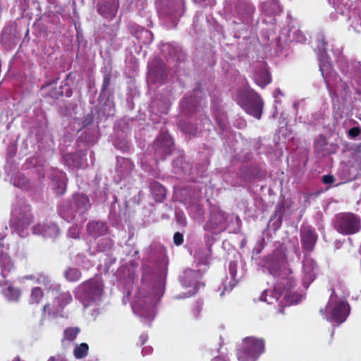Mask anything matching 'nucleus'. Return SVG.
Masks as SVG:
<instances>
[{
  "label": "nucleus",
  "instance_id": "f257e3e1",
  "mask_svg": "<svg viewBox=\"0 0 361 361\" xmlns=\"http://www.w3.org/2000/svg\"><path fill=\"white\" fill-rule=\"evenodd\" d=\"M265 351L264 338L247 336L243 339L237 348V357L239 361H257Z\"/></svg>",
  "mask_w": 361,
  "mask_h": 361
},
{
  "label": "nucleus",
  "instance_id": "f03ea898",
  "mask_svg": "<svg viewBox=\"0 0 361 361\" xmlns=\"http://www.w3.org/2000/svg\"><path fill=\"white\" fill-rule=\"evenodd\" d=\"M333 226L341 235H354L361 230V218L353 212H340L335 215Z\"/></svg>",
  "mask_w": 361,
  "mask_h": 361
},
{
  "label": "nucleus",
  "instance_id": "7ed1b4c3",
  "mask_svg": "<svg viewBox=\"0 0 361 361\" xmlns=\"http://www.w3.org/2000/svg\"><path fill=\"white\" fill-rule=\"evenodd\" d=\"M320 312L323 315L329 313V315L326 316V319L340 324L344 322L349 315L350 306L347 302L338 300L334 289H332L329 302L324 310H320Z\"/></svg>",
  "mask_w": 361,
  "mask_h": 361
},
{
  "label": "nucleus",
  "instance_id": "20e7f679",
  "mask_svg": "<svg viewBox=\"0 0 361 361\" xmlns=\"http://www.w3.org/2000/svg\"><path fill=\"white\" fill-rule=\"evenodd\" d=\"M238 102L247 114L257 119L261 118L264 102L258 93L253 90L248 91L238 98Z\"/></svg>",
  "mask_w": 361,
  "mask_h": 361
},
{
  "label": "nucleus",
  "instance_id": "39448f33",
  "mask_svg": "<svg viewBox=\"0 0 361 361\" xmlns=\"http://www.w3.org/2000/svg\"><path fill=\"white\" fill-rule=\"evenodd\" d=\"M34 216L31 212V207L29 204H24L17 207L12 213L11 225L17 229L23 230L33 221Z\"/></svg>",
  "mask_w": 361,
  "mask_h": 361
},
{
  "label": "nucleus",
  "instance_id": "423d86ee",
  "mask_svg": "<svg viewBox=\"0 0 361 361\" xmlns=\"http://www.w3.org/2000/svg\"><path fill=\"white\" fill-rule=\"evenodd\" d=\"M85 298L88 301H97L103 294L104 283L101 279H92L81 285Z\"/></svg>",
  "mask_w": 361,
  "mask_h": 361
},
{
  "label": "nucleus",
  "instance_id": "0eeeda50",
  "mask_svg": "<svg viewBox=\"0 0 361 361\" xmlns=\"http://www.w3.org/2000/svg\"><path fill=\"white\" fill-rule=\"evenodd\" d=\"M301 245L305 251L312 252L318 239L315 228L312 226H302L300 230Z\"/></svg>",
  "mask_w": 361,
  "mask_h": 361
},
{
  "label": "nucleus",
  "instance_id": "6e6552de",
  "mask_svg": "<svg viewBox=\"0 0 361 361\" xmlns=\"http://www.w3.org/2000/svg\"><path fill=\"white\" fill-rule=\"evenodd\" d=\"M32 230L34 234L42 235L46 238L55 239L59 235V226L52 222L38 224Z\"/></svg>",
  "mask_w": 361,
  "mask_h": 361
},
{
  "label": "nucleus",
  "instance_id": "1a4fd4ad",
  "mask_svg": "<svg viewBox=\"0 0 361 361\" xmlns=\"http://www.w3.org/2000/svg\"><path fill=\"white\" fill-rule=\"evenodd\" d=\"M119 8L118 0L104 1L97 4V11L103 18L112 20L116 16Z\"/></svg>",
  "mask_w": 361,
  "mask_h": 361
},
{
  "label": "nucleus",
  "instance_id": "9d476101",
  "mask_svg": "<svg viewBox=\"0 0 361 361\" xmlns=\"http://www.w3.org/2000/svg\"><path fill=\"white\" fill-rule=\"evenodd\" d=\"M71 203L74 208L77 209L78 214L81 217V220L86 221L84 215L91 207L88 197L83 194H75L73 196V202Z\"/></svg>",
  "mask_w": 361,
  "mask_h": 361
},
{
  "label": "nucleus",
  "instance_id": "9b49d317",
  "mask_svg": "<svg viewBox=\"0 0 361 361\" xmlns=\"http://www.w3.org/2000/svg\"><path fill=\"white\" fill-rule=\"evenodd\" d=\"M86 229L87 233L94 238L104 235L108 231L106 224L101 221H93L88 223Z\"/></svg>",
  "mask_w": 361,
  "mask_h": 361
},
{
  "label": "nucleus",
  "instance_id": "f8f14e48",
  "mask_svg": "<svg viewBox=\"0 0 361 361\" xmlns=\"http://www.w3.org/2000/svg\"><path fill=\"white\" fill-rule=\"evenodd\" d=\"M62 310L61 305H58L56 302H54L53 305H51L50 303L45 304L42 309V317L40 319L41 324H43L47 317H56L62 312Z\"/></svg>",
  "mask_w": 361,
  "mask_h": 361
},
{
  "label": "nucleus",
  "instance_id": "ddd939ff",
  "mask_svg": "<svg viewBox=\"0 0 361 361\" xmlns=\"http://www.w3.org/2000/svg\"><path fill=\"white\" fill-rule=\"evenodd\" d=\"M150 190L154 200L157 202H162L166 197V190L157 181L150 183Z\"/></svg>",
  "mask_w": 361,
  "mask_h": 361
},
{
  "label": "nucleus",
  "instance_id": "4468645a",
  "mask_svg": "<svg viewBox=\"0 0 361 361\" xmlns=\"http://www.w3.org/2000/svg\"><path fill=\"white\" fill-rule=\"evenodd\" d=\"M73 209L71 202H64L59 209V215L68 222L73 221L76 217Z\"/></svg>",
  "mask_w": 361,
  "mask_h": 361
},
{
  "label": "nucleus",
  "instance_id": "2eb2a0df",
  "mask_svg": "<svg viewBox=\"0 0 361 361\" xmlns=\"http://www.w3.org/2000/svg\"><path fill=\"white\" fill-rule=\"evenodd\" d=\"M255 82L264 88L271 82V73L266 68L259 69L254 75Z\"/></svg>",
  "mask_w": 361,
  "mask_h": 361
},
{
  "label": "nucleus",
  "instance_id": "dca6fc26",
  "mask_svg": "<svg viewBox=\"0 0 361 361\" xmlns=\"http://www.w3.org/2000/svg\"><path fill=\"white\" fill-rule=\"evenodd\" d=\"M1 293L9 302H18L21 295L20 290L11 285L4 286Z\"/></svg>",
  "mask_w": 361,
  "mask_h": 361
},
{
  "label": "nucleus",
  "instance_id": "f3484780",
  "mask_svg": "<svg viewBox=\"0 0 361 361\" xmlns=\"http://www.w3.org/2000/svg\"><path fill=\"white\" fill-rule=\"evenodd\" d=\"M72 301V296L69 293H56L54 297V302L58 305H61V309L63 310L64 307Z\"/></svg>",
  "mask_w": 361,
  "mask_h": 361
},
{
  "label": "nucleus",
  "instance_id": "a211bd4d",
  "mask_svg": "<svg viewBox=\"0 0 361 361\" xmlns=\"http://www.w3.org/2000/svg\"><path fill=\"white\" fill-rule=\"evenodd\" d=\"M80 332V329L78 326L75 327H68L63 331V340L73 342L74 341Z\"/></svg>",
  "mask_w": 361,
  "mask_h": 361
},
{
  "label": "nucleus",
  "instance_id": "6ab92c4d",
  "mask_svg": "<svg viewBox=\"0 0 361 361\" xmlns=\"http://www.w3.org/2000/svg\"><path fill=\"white\" fill-rule=\"evenodd\" d=\"M317 267L315 261L312 258H305L303 261L302 268L305 274L308 275L309 279L313 276V271Z\"/></svg>",
  "mask_w": 361,
  "mask_h": 361
},
{
  "label": "nucleus",
  "instance_id": "aec40b11",
  "mask_svg": "<svg viewBox=\"0 0 361 361\" xmlns=\"http://www.w3.org/2000/svg\"><path fill=\"white\" fill-rule=\"evenodd\" d=\"M44 297V293L39 287H35L31 290L30 304H39Z\"/></svg>",
  "mask_w": 361,
  "mask_h": 361
},
{
  "label": "nucleus",
  "instance_id": "412c9836",
  "mask_svg": "<svg viewBox=\"0 0 361 361\" xmlns=\"http://www.w3.org/2000/svg\"><path fill=\"white\" fill-rule=\"evenodd\" d=\"M64 276L68 281L75 282L81 278L82 274L78 269L69 267L65 271Z\"/></svg>",
  "mask_w": 361,
  "mask_h": 361
},
{
  "label": "nucleus",
  "instance_id": "4be33fe9",
  "mask_svg": "<svg viewBox=\"0 0 361 361\" xmlns=\"http://www.w3.org/2000/svg\"><path fill=\"white\" fill-rule=\"evenodd\" d=\"M89 350V345L86 343L77 345L73 350L74 357L76 359H82L87 356Z\"/></svg>",
  "mask_w": 361,
  "mask_h": 361
},
{
  "label": "nucleus",
  "instance_id": "5701e85b",
  "mask_svg": "<svg viewBox=\"0 0 361 361\" xmlns=\"http://www.w3.org/2000/svg\"><path fill=\"white\" fill-rule=\"evenodd\" d=\"M264 9L269 16H275L281 11L280 6L275 1L265 3L264 5Z\"/></svg>",
  "mask_w": 361,
  "mask_h": 361
},
{
  "label": "nucleus",
  "instance_id": "b1692460",
  "mask_svg": "<svg viewBox=\"0 0 361 361\" xmlns=\"http://www.w3.org/2000/svg\"><path fill=\"white\" fill-rule=\"evenodd\" d=\"M271 259L277 262L279 264L286 263V256L282 248L275 250L271 255Z\"/></svg>",
  "mask_w": 361,
  "mask_h": 361
},
{
  "label": "nucleus",
  "instance_id": "393cba45",
  "mask_svg": "<svg viewBox=\"0 0 361 361\" xmlns=\"http://www.w3.org/2000/svg\"><path fill=\"white\" fill-rule=\"evenodd\" d=\"M54 192L59 196L63 195L66 190V183L63 180H56L54 181Z\"/></svg>",
  "mask_w": 361,
  "mask_h": 361
},
{
  "label": "nucleus",
  "instance_id": "a878e982",
  "mask_svg": "<svg viewBox=\"0 0 361 361\" xmlns=\"http://www.w3.org/2000/svg\"><path fill=\"white\" fill-rule=\"evenodd\" d=\"M0 266L1 268V275L4 279H6L14 269L13 264L9 260L6 262H0Z\"/></svg>",
  "mask_w": 361,
  "mask_h": 361
},
{
  "label": "nucleus",
  "instance_id": "bb28decb",
  "mask_svg": "<svg viewBox=\"0 0 361 361\" xmlns=\"http://www.w3.org/2000/svg\"><path fill=\"white\" fill-rule=\"evenodd\" d=\"M36 282L38 284L44 286L46 289L51 288L52 286L51 280L49 279V276L44 274H39L36 279Z\"/></svg>",
  "mask_w": 361,
  "mask_h": 361
},
{
  "label": "nucleus",
  "instance_id": "cd10ccee",
  "mask_svg": "<svg viewBox=\"0 0 361 361\" xmlns=\"http://www.w3.org/2000/svg\"><path fill=\"white\" fill-rule=\"evenodd\" d=\"M267 290H264L262 293V295L259 298V300L261 301H264V302H266L268 304H271L274 302V300L275 301H277L279 300V298L280 296V294L276 293L275 290L274 292V295H271L270 296V299H267Z\"/></svg>",
  "mask_w": 361,
  "mask_h": 361
},
{
  "label": "nucleus",
  "instance_id": "c85d7f7f",
  "mask_svg": "<svg viewBox=\"0 0 361 361\" xmlns=\"http://www.w3.org/2000/svg\"><path fill=\"white\" fill-rule=\"evenodd\" d=\"M203 303L201 301H197L192 307L191 314L193 319H197L202 310Z\"/></svg>",
  "mask_w": 361,
  "mask_h": 361
},
{
  "label": "nucleus",
  "instance_id": "c756f323",
  "mask_svg": "<svg viewBox=\"0 0 361 361\" xmlns=\"http://www.w3.org/2000/svg\"><path fill=\"white\" fill-rule=\"evenodd\" d=\"M164 143L166 145V148L163 149V153L164 154L163 159L168 155H170L172 152V147H173V141L171 138H166L164 140Z\"/></svg>",
  "mask_w": 361,
  "mask_h": 361
},
{
  "label": "nucleus",
  "instance_id": "7c9ffc66",
  "mask_svg": "<svg viewBox=\"0 0 361 361\" xmlns=\"http://www.w3.org/2000/svg\"><path fill=\"white\" fill-rule=\"evenodd\" d=\"M111 82V75L106 74L103 77L102 85V92H105L107 91Z\"/></svg>",
  "mask_w": 361,
  "mask_h": 361
},
{
  "label": "nucleus",
  "instance_id": "2f4dec72",
  "mask_svg": "<svg viewBox=\"0 0 361 361\" xmlns=\"http://www.w3.org/2000/svg\"><path fill=\"white\" fill-rule=\"evenodd\" d=\"M70 75H71V73H70V74H68V75H67L66 80H64V81H63V82H62V84H63V85H61V87H67V90H66V92H65L64 95H65L66 97H71V96L72 95V90H71L70 89V87H68V82H67V80L68 79V78L70 77ZM59 94H60L61 96H63V91H61V92H59Z\"/></svg>",
  "mask_w": 361,
  "mask_h": 361
},
{
  "label": "nucleus",
  "instance_id": "473e14b6",
  "mask_svg": "<svg viewBox=\"0 0 361 361\" xmlns=\"http://www.w3.org/2000/svg\"><path fill=\"white\" fill-rule=\"evenodd\" d=\"M361 133V128L360 127H353L349 129L348 135L351 138L357 137Z\"/></svg>",
  "mask_w": 361,
  "mask_h": 361
},
{
  "label": "nucleus",
  "instance_id": "72a5a7b5",
  "mask_svg": "<svg viewBox=\"0 0 361 361\" xmlns=\"http://www.w3.org/2000/svg\"><path fill=\"white\" fill-rule=\"evenodd\" d=\"M173 243L176 245L179 246L183 243V235L180 232H176L173 235Z\"/></svg>",
  "mask_w": 361,
  "mask_h": 361
},
{
  "label": "nucleus",
  "instance_id": "f704fd0d",
  "mask_svg": "<svg viewBox=\"0 0 361 361\" xmlns=\"http://www.w3.org/2000/svg\"><path fill=\"white\" fill-rule=\"evenodd\" d=\"M334 180L335 178L332 175H324L322 176V181L325 184H331Z\"/></svg>",
  "mask_w": 361,
  "mask_h": 361
},
{
  "label": "nucleus",
  "instance_id": "c9c22d12",
  "mask_svg": "<svg viewBox=\"0 0 361 361\" xmlns=\"http://www.w3.org/2000/svg\"><path fill=\"white\" fill-rule=\"evenodd\" d=\"M212 361H230L227 356L219 355L216 356L212 359Z\"/></svg>",
  "mask_w": 361,
  "mask_h": 361
},
{
  "label": "nucleus",
  "instance_id": "e433bc0d",
  "mask_svg": "<svg viewBox=\"0 0 361 361\" xmlns=\"http://www.w3.org/2000/svg\"><path fill=\"white\" fill-rule=\"evenodd\" d=\"M47 361H67L66 359L61 357L60 355L58 356H51Z\"/></svg>",
  "mask_w": 361,
  "mask_h": 361
},
{
  "label": "nucleus",
  "instance_id": "4c0bfd02",
  "mask_svg": "<svg viewBox=\"0 0 361 361\" xmlns=\"http://www.w3.org/2000/svg\"><path fill=\"white\" fill-rule=\"evenodd\" d=\"M214 226H213V224H212V221L210 220L209 222H207L206 224V225L204 226V229L205 230H208V231H210L212 232H213V230L214 229Z\"/></svg>",
  "mask_w": 361,
  "mask_h": 361
},
{
  "label": "nucleus",
  "instance_id": "58836bf2",
  "mask_svg": "<svg viewBox=\"0 0 361 361\" xmlns=\"http://www.w3.org/2000/svg\"><path fill=\"white\" fill-rule=\"evenodd\" d=\"M218 122V125L222 130L226 129V123L224 121H220L219 118L216 119Z\"/></svg>",
  "mask_w": 361,
  "mask_h": 361
},
{
  "label": "nucleus",
  "instance_id": "ea45409f",
  "mask_svg": "<svg viewBox=\"0 0 361 361\" xmlns=\"http://www.w3.org/2000/svg\"><path fill=\"white\" fill-rule=\"evenodd\" d=\"M321 142L322 145L324 146L327 145L326 138L324 136H320L318 143Z\"/></svg>",
  "mask_w": 361,
  "mask_h": 361
},
{
  "label": "nucleus",
  "instance_id": "a19ab883",
  "mask_svg": "<svg viewBox=\"0 0 361 361\" xmlns=\"http://www.w3.org/2000/svg\"><path fill=\"white\" fill-rule=\"evenodd\" d=\"M326 85H327V87L329 88V83H327ZM329 91L330 97H331L332 99H334L335 97H337L336 92H333L330 89H329Z\"/></svg>",
  "mask_w": 361,
  "mask_h": 361
},
{
  "label": "nucleus",
  "instance_id": "79ce46f5",
  "mask_svg": "<svg viewBox=\"0 0 361 361\" xmlns=\"http://www.w3.org/2000/svg\"><path fill=\"white\" fill-rule=\"evenodd\" d=\"M321 43H322L323 49H326V47L327 45V42H326L324 39H322L321 41Z\"/></svg>",
  "mask_w": 361,
  "mask_h": 361
},
{
  "label": "nucleus",
  "instance_id": "37998d69",
  "mask_svg": "<svg viewBox=\"0 0 361 361\" xmlns=\"http://www.w3.org/2000/svg\"><path fill=\"white\" fill-rule=\"evenodd\" d=\"M54 82H56V81H55V80L49 81V82H48L45 83V84L42 86V88H44V87H48V86L51 85L52 83H54Z\"/></svg>",
  "mask_w": 361,
  "mask_h": 361
},
{
  "label": "nucleus",
  "instance_id": "c03bdc74",
  "mask_svg": "<svg viewBox=\"0 0 361 361\" xmlns=\"http://www.w3.org/2000/svg\"><path fill=\"white\" fill-rule=\"evenodd\" d=\"M161 144H162V141L157 140V142L155 143V145L157 147H158V146H161Z\"/></svg>",
  "mask_w": 361,
  "mask_h": 361
},
{
  "label": "nucleus",
  "instance_id": "a18cd8bd",
  "mask_svg": "<svg viewBox=\"0 0 361 361\" xmlns=\"http://www.w3.org/2000/svg\"><path fill=\"white\" fill-rule=\"evenodd\" d=\"M90 122H91V121H88V122H87L86 120H85V121H83V126H87V124H89Z\"/></svg>",
  "mask_w": 361,
  "mask_h": 361
},
{
  "label": "nucleus",
  "instance_id": "49530a36",
  "mask_svg": "<svg viewBox=\"0 0 361 361\" xmlns=\"http://www.w3.org/2000/svg\"><path fill=\"white\" fill-rule=\"evenodd\" d=\"M73 211L75 212V216L78 214V212H77V209H75V208L73 209Z\"/></svg>",
  "mask_w": 361,
  "mask_h": 361
},
{
  "label": "nucleus",
  "instance_id": "de8ad7c7",
  "mask_svg": "<svg viewBox=\"0 0 361 361\" xmlns=\"http://www.w3.org/2000/svg\"><path fill=\"white\" fill-rule=\"evenodd\" d=\"M280 312H281V313L283 314V309H282V308L280 309Z\"/></svg>",
  "mask_w": 361,
  "mask_h": 361
},
{
  "label": "nucleus",
  "instance_id": "09e8293b",
  "mask_svg": "<svg viewBox=\"0 0 361 361\" xmlns=\"http://www.w3.org/2000/svg\"><path fill=\"white\" fill-rule=\"evenodd\" d=\"M289 273H292V271L290 269H288Z\"/></svg>",
  "mask_w": 361,
  "mask_h": 361
},
{
  "label": "nucleus",
  "instance_id": "8fccbe9b",
  "mask_svg": "<svg viewBox=\"0 0 361 361\" xmlns=\"http://www.w3.org/2000/svg\"><path fill=\"white\" fill-rule=\"evenodd\" d=\"M89 361H97V360H89Z\"/></svg>",
  "mask_w": 361,
  "mask_h": 361
}]
</instances>
